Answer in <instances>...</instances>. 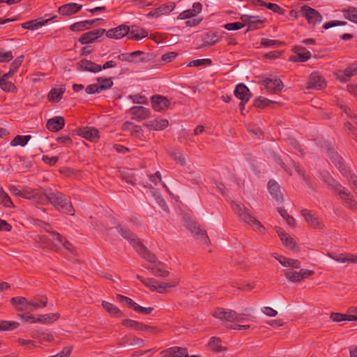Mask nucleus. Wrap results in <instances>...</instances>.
<instances>
[{
  "mask_svg": "<svg viewBox=\"0 0 357 357\" xmlns=\"http://www.w3.org/2000/svg\"><path fill=\"white\" fill-rule=\"evenodd\" d=\"M321 180L326 183L333 192L338 195L342 203L349 209H356L357 203L350 191L335 181L327 171L320 172Z\"/></svg>",
  "mask_w": 357,
  "mask_h": 357,
  "instance_id": "obj_1",
  "label": "nucleus"
},
{
  "mask_svg": "<svg viewBox=\"0 0 357 357\" xmlns=\"http://www.w3.org/2000/svg\"><path fill=\"white\" fill-rule=\"evenodd\" d=\"M118 233L126 240H127L133 248L145 259L150 263L157 266V260L155 256L150 252L146 248L142 243L137 236L130 229L123 225H119L116 227Z\"/></svg>",
  "mask_w": 357,
  "mask_h": 357,
  "instance_id": "obj_2",
  "label": "nucleus"
},
{
  "mask_svg": "<svg viewBox=\"0 0 357 357\" xmlns=\"http://www.w3.org/2000/svg\"><path fill=\"white\" fill-rule=\"evenodd\" d=\"M49 202L56 210L70 215H75V210L70 199L59 191H50L48 192Z\"/></svg>",
  "mask_w": 357,
  "mask_h": 357,
  "instance_id": "obj_3",
  "label": "nucleus"
},
{
  "mask_svg": "<svg viewBox=\"0 0 357 357\" xmlns=\"http://www.w3.org/2000/svg\"><path fill=\"white\" fill-rule=\"evenodd\" d=\"M231 206L232 210L238 215L241 220L251 225L252 228L258 231H264L265 227L255 217L250 215L248 209L243 205L238 204L234 201L231 202Z\"/></svg>",
  "mask_w": 357,
  "mask_h": 357,
  "instance_id": "obj_4",
  "label": "nucleus"
},
{
  "mask_svg": "<svg viewBox=\"0 0 357 357\" xmlns=\"http://www.w3.org/2000/svg\"><path fill=\"white\" fill-rule=\"evenodd\" d=\"M314 274L310 269H283V275L291 282H299Z\"/></svg>",
  "mask_w": 357,
  "mask_h": 357,
  "instance_id": "obj_5",
  "label": "nucleus"
},
{
  "mask_svg": "<svg viewBox=\"0 0 357 357\" xmlns=\"http://www.w3.org/2000/svg\"><path fill=\"white\" fill-rule=\"evenodd\" d=\"M145 285L153 289L156 290L159 293H163L166 288L174 287L179 284V279L177 277L172 278L169 282H163L158 285H155V281L151 278L144 279L140 275L137 276Z\"/></svg>",
  "mask_w": 357,
  "mask_h": 357,
  "instance_id": "obj_6",
  "label": "nucleus"
},
{
  "mask_svg": "<svg viewBox=\"0 0 357 357\" xmlns=\"http://www.w3.org/2000/svg\"><path fill=\"white\" fill-rule=\"evenodd\" d=\"M185 226L188 229L203 243L207 245L210 243V240L206 230L202 229L199 224L193 221H188Z\"/></svg>",
  "mask_w": 357,
  "mask_h": 357,
  "instance_id": "obj_7",
  "label": "nucleus"
},
{
  "mask_svg": "<svg viewBox=\"0 0 357 357\" xmlns=\"http://www.w3.org/2000/svg\"><path fill=\"white\" fill-rule=\"evenodd\" d=\"M357 75V62L349 65L344 70L334 73L335 79L342 83L347 82L351 77Z\"/></svg>",
  "mask_w": 357,
  "mask_h": 357,
  "instance_id": "obj_8",
  "label": "nucleus"
},
{
  "mask_svg": "<svg viewBox=\"0 0 357 357\" xmlns=\"http://www.w3.org/2000/svg\"><path fill=\"white\" fill-rule=\"evenodd\" d=\"M337 169L342 175L349 181L351 190L357 194V176L352 172L350 167L346 165L344 162L340 165Z\"/></svg>",
  "mask_w": 357,
  "mask_h": 357,
  "instance_id": "obj_9",
  "label": "nucleus"
},
{
  "mask_svg": "<svg viewBox=\"0 0 357 357\" xmlns=\"http://www.w3.org/2000/svg\"><path fill=\"white\" fill-rule=\"evenodd\" d=\"M301 12L302 15L307 19L309 24L315 25L320 24L322 20L321 15L317 10L310 6H302Z\"/></svg>",
  "mask_w": 357,
  "mask_h": 357,
  "instance_id": "obj_10",
  "label": "nucleus"
},
{
  "mask_svg": "<svg viewBox=\"0 0 357 357\" xmlns=\"http://www.w3.org/2000/svg\"><path fill=\"white\" fill-rule=\"evenodd\" d=\"M240 19L243 22L244 25L247 24L248 26V28L246 30L245 33L248 32L250 30L259 29L260 27V25H261L265 21L264 19H262L259 16L249 15H242Z\"/></svg>",
  "mask_w": 357,
  "mask_h": 357,
  "instance_id": "obj_11",
  "label": "nucleus"
},
{
  "mask_svg": "<svg viewBox=\"0 0 357 357\" xmlns=\"http://www.w3.org/2000/svg\"><path fill=\"white\" fill-rule=\"evenodd\" d=\"M261 84L271 93L282 91L284 86L282 82L276 77L266 78L262 80Z\"/></svg>",
  "mask_w": 357,
  "mask_h": 357,
  "instance_id": "obj_12",
  "label": "nucleus"
},
{
  "mask_svg": "<svg viewBox=\"0 0 357 357\" xmlns=\"http://www.w3.org/2000/svg\"><path fill=\"white\" fill-rule=\"evenodd\" d=\"M77 70L79 71H89L96 73L102 70L100 65L96 64L91 61L83 59L76 64Z\"/></svg>",
  "mask_w": 357,
  "mask_h": 357,
  "instance_id": "obj_13",
  "label": "nucleus"
},
{
  "mask_svg": "<svg viewBox=\"0 0 357 357\" xmlns=\"http://www.w3.org/2000/svg\"><path fill=\"white\" fill-rule=\"evenodd\" d=\"M105 32V29H99L84 33L79 37V42L82 45L91 43L103 36Z\"/></svg>",
  "mask_w": 357,
  "mask_h": 357,
  "instance_id": "obj_14",
  "label": "nucleus"
},
{
  "mask_svg": "<svg viewBox=\"0 0 357 357\" xmlns=\"http://www.w3.org/2000/svg\"><path fill=\"white\" fill-rule=\"evenodd\" d=\"M275 230L284 246L294 250L298 248L297 243L294 238L287 233L284 231L280 227H275Z\"/></svg>",
  "mask_w": 357,
  "mask_h": 357,
  "instance_id": "obj_15",
  "label": "nucleus"
},
{
  "mask_svg": "<svg viewBox=\"0 0 357 357\" xmlns=\"http://www.w3.org/2000/svg\"><path fill=\"white\" fill-rule=\"evenodd\" d=\"M153 108L157 112H162L167 109L170 105L169 100L162 96H153L151 97Z\"/></svg>",
  "mask_w": 357,
  "mask_h": 357,
  "instance_id": "obj_16",
  "label": "nucleus"
},
{
  "mask_svg": "<svg viewBox=\"0 0 357 357\" xmlns=\"http://www.w3.org/2000/svg\"><path fill=\"white\" fill-rule=\"evenodd\" d=\"M130 27L126 24H121L116 28L111 29L106 32V36L109 38L120 39L128 35Z\"/></svg>",
  "mask_w": 357,
  "mask_h": 357,
  "instance_id": "obj_17",
  "label": "nucleus"
},
{
  "mask_svg": "<svg viewBox=\"0 0 357 357\" xmlns=\"http://www.w3.org/2000/svg\"><path fill=\"white\" fill-rule=\"evenodd\" d=\"M202 5L199 2L192 4V8L181 12L177 17L178 20H188L197 16L202 12Z\"/></svg>",
  "mask_w": 357,
  "mask_h": 357,
  "instance_id": "obj_18",
  "label": "nucleus"
},
{
  "mask_svg": "<svg viewBox=\"0 0 357 357\" xmlns=\"http://www.w3.org/2000/svg\"><path fill=\"white\" fill-rule=\"evenodd\" d=\"M294 52L296 54L295 56H292L291 59L294 61L305 62L311 57L310 51L301 45L294 46L293 48Z\"/></svg>",
  "mask_w": 357,
  "mask_h": 357,
  "instance_id": "obj_19",
  "label": "nucleus"
},
{
  "mask_svg": "<svg viewBox=\"0 0 357 357\" xmlns=\"http://www.w3.org/2000/svg\"><path fill=\"white\" fill-rule=\"evenodd\" d=\"M77 133L83 138L93 142H96L99 138V132L96 128H94L84 127L79 128Z\"/></svg>",
  "mask_w": 357,
  "mask_h": 357,
  "instance_id": "obj_20",
  "label": "nucleus"
},
{
  "mask_svg": "<svg viewBox=\"0 0 357 357\" xmlns=\"http://www.w3.org/2000/svg\"><path fill=\"white\" fill-rule=\"evenodd\" d=\"M213 316L220 320L233 322L236 318V312L233 310L225 311L222 308H217L213 313Z\"/></svg>",
  "mask_w": 357,
  "mask_h": 357,
  "instance_id": "obj_21",
  "label": "nucleus"
},
{
  "mask_svg": "<svg viewBox=\"0 0 357 357\" xmlns=\"http://www.w3.org/2000/svg\"><path fill=\"white\" fill-rule=\"evenodd\" d=\"M329 256L335 261L340 263L357 264V255L351 253H331Z\"/></svg>",
  "mask_w": 357,
  "mask_h": 357,
  "instance_id": "obj_22",
  "label": "nucleus"
},
{
  "mask_svg": "<svg viewBox=\"0 0 357 357\" xmlns=\"http://www.w3.org/2000/svg\"><path fill=\"white\" fill-rule=\"evenodd\" d=\"M169 125V121L164 119H155L144 123L149 130H162Z\"/></svg>",
  "mask_w": 357,
  "mask_h": 357,
  "instance_id": "obj_23",
  "label": "nucleus"
},
{
  "mask_svg": "<svg viewBox=\"0 0 357 357\" xmlns=\"http://www.w3.org/2000/svg\"><path fill=\"white\" fill-rule=\"evenodd\" d=\"M130 113L132 119L142 121L147 119L150 115L149 109L143 106H134L130 108Z\"/></svg>",
  "mask_w": 357,
  "mask_h": 357,
  "instance_id": "obj_24",
  "label": "nucleus"
},
{
  "mask_svg": "<svg viewBox=\"0 0 357 357\" xmlns=\"http://www.w3.org/2000/svg\"><path fill=\"white\" fill-rule=\"evenodd\" d=\"M82 8V5L76 3H69L59 8V13L65 16L71 15L78 13Z\"/></svg>",
  "mask_w": 357,
  "mask_h": 357,
  "instance_id": "obj_25",
  "label": "nucleus"
},
{
  "mask_svg": "<svg viewBox=\"0 0 357 357\" xmlns=\"http://www.w3.org/2000/svg\"><path fill=\"white\" fill-rule=\"evenodd\" d=\"M64 118L62 116H56L47 121L46 127L52 132H58L64 127Z\"/></svg>",
  "mask_w": 357,
  "mask_h": 357,
  "instance_id": "obj_26",
  "label": "nucleus"
},
{
  "mask_svg": "<svg viewBox=\"0 0 357 357\" xmlns=\"http://www.w3.org/2000/svg\"><path fill=\"white\" fill-rule=\"evenodd\" d=\"M162 354H165L167 357H188L187 349L181 347L168 348L162 351Z\"/></svg>",
  "mask_w": 357,
  "mask_h": 357,
  "instance_id": "obj_27",
  "label": "nucleus"
},
{
  "mask_svg": "<svg viewBox=\"0 0 357 357\" xmlns=\"http://www.w3.org/2000/svg\"><path fill=\"white\" fill-rule=\"evenodd\" d=\"M325 85L324 78L317 73H312L307 82V88L320 89Z\"/></svg>",
  "mask_w": 357,
  "mask_h": 357,
  "instance_id": "obj_28",
  "label": "nucleus"
},
{
  "mask_svg": "<svg viewBox=\"0 0 357 357\" xmlns=\"http://www.w3.org/2000/svg\"><path fill=\"white\" fill-rule=\"evenodd\" d=\"M10 303L17 311H30V303L24 297H13L10 299Z\"/></svg>",
  "mask_w": 357,
  "mask_h": 357,
  "instance_id": "obj_29",
  "label": "nucleus"
},
{
  "mask_svg": "<svg viewBox=\"0 0 357 357\" xmlns=\"http://www.w3.org/2000/svg\"><path fill=\"white\" fill-rule=\"evenodd\" d=\"M234 93L241 101H248L251 98L249 89L243 84H237Z\"/></svg>",
  "mask_w": 357,
  "mask_h": 357,
  "instance_id": "obj_30",
  "label": "nucleus"
},
{
  "mask_svg": "<svg viewBox=\"0 0 357 357\" xmlns=\"http://www.w3.org/2000/svg\"><path fill=\"white\" fill-rule=\"evenodd\" d=\"M128 35V39L139 40L146 38L148 36V33L144 29L139 26H132L131 29H130Z\"/></svg>",
  "mask_w": 357,
  "mask_h": 357,
  "instance_id": "obj_31",
  "label": "nucleus"
},
{
  "mask_svg": "<svg viewBox=\"0 0 357 357\" xmlns=\"http://www.w3.org/2000/svg\"><path fill=\"white\" fill-rule=\"evenodd\" d=\"M301 213L310 226L314 228L320 226L321 223L319 218L314 213H312V211L307 209H303Z\"/></svg>",
  "mask_w": 357,
  "mask_h": 357,
  "instance_id": "obj_32",
  "label": "nucleus"
},
{
  "mask_svg": "<svg viewBox=\"0 0 357 357\" xmlns=\"http://www.w3.org/2000/svg\"><path fill=\"white\" fill-rule=\"evenodd\" d=\"M30 303V311L36 309L45 307L47 304V298L45 296H36L33 300L29 301Z\"/></svg>",
  "mask_w": 357,
  "mask_h": 357,
  "instance_id": "obj_33",
  "label": "nucleus"
},
{
  "mask_svg": "<svg viewBox=\"0 0 357 357\" xmlns=\"http://www.w3.org/2000/svg\"><path fill=\"white\" fill-rule=\"evenodd\" d=\"M275 258L284 267H287V268L289 267V268H294L300 267V262L298 260L286 258L281 255L275 257Z\"/></svg>",
  "mask_w": 357,
  "mask_h": 357,
  "instance_id": "obj_34",
  "label": "nucleus"
},
{
  "mask_svg": "<svg viewBox=\"0 0 357 357\" xmlns=\"http://www.w3.org/2000/svg\"><path fill=\"white\" fill-rule=\"evenodd\" d=\"M59 317V313L45 314L39 315L38 317H37V321L43 324H50L58 320Z\"/></svg>",
  "mask_w": 357,
  "mask_h": 357,
  "instance_id": "obj_35",
  "label": "nucleus"
},
{
  "mask_svg": "<svg viewBox=\"0 0 357 357\" xmlns=\"http://www.w3.org/2000/svg\"><path fill=\"white\" fill-rule=\"evenodd\" d=\"M330 319L334 322H340L342 321H357V317L349 316V314L339 312H331L330 314Z\"/></svg>",
  "mask_w": 357,
  "mask_h": 357,
  "instance_id": "obj_36",
  "label": "nucleus"
},
{
  "mask_svg": "<svg viewBox=\"0 0 357 357\" xmlns=\"http://www.w3.org/2000/svg\"><path fill=\"white\" fill-rule=\"evenodd\" d=\"M268 188L274 199L279 201L282 199L280 186L275 181H270L268 183Z\"/></svg>",
  "mask_w": 357,
  "mask_h": 357,
  "instance_id": "obj_37",
  "label": "nucleus"
},
{
  "mask_svg": "<svg viewBox=\"0 0 357 357\" xmlns=\"http://www.w3.org/2000/svg\"><path fill=\"white\" fill-rule=\"evenodd\" d=\"M66 91L65 87H61L59 89H52L49 94H48V100L52 102H59L62 98L63 95Z\"/></svg>",
  "mask_w": 357,
  "mask_h": 357,
  "instance_id": "obj_38",
  "label": "nucleus"
},
{
  "mask_svg": "<svg viewBox=\"0 0 357 357\" xmlns=\"http://www.w3.org/2000/svg\"><path fill=\"white\" fill-rule=\"evenodd\" d=\"M221 36L218 32L210 31L205 34L204 37V43L209 46L213 45L220 41Z\"/></svg>",
  "mask_w": 357,
  "mask_h": 357,
  "instance_id": "obj_39",
  "label": "nucleus"
},
{
  "mask_svg": "<svg viewBox=\"0 0 357 357\" xmlns=\"http://www.w3.org/2000/svg\"><path fill=\"white\" fill-rule=\"evenodd\" d=\"M49 20H40V19L34 20H31V21H29V22L23 23L22 24V26L24 29L34 30V29H38L39 27L43 26Z\"/></svg>",
  "mask_w": 357,
  "mask_h": 357,
  "instance_id": "obj_40",
  "label": "nucleus"
},
{
  "mask_svg": "<svg viewBox=\"0 0 357 357\" xmlns=\"http://www.w3.org/2000/svg\"><path fill=\"white\" fill-rule=\"evenodd\" d=\"M122 325L136 331H145L146 324L132 319H126L122 321Z\"/></svg>",
  "mask_w": 357,
  "mask_h": 357,
  "instance_id": "obj_41",
  "label": "nucleus"
},
{
  "mask_svg": "<svg viewBox=\"0 0 357 357\" xmlns=\"http://www.w3.org/2000/svg\"><path fill=\"white\" fill-rule=\"evenodd\" d=\"M344 17L354 22L357 24V8L354 7H349L347 9L342 10Z\"/></svg>",
  "mask_w": 357,
  "mask_h": 357,
  "instance_id": "obj_42",
  "label": "nucleus"
},
{
  "mask_svg": "<svg viewBox=\"0 0 357 357\" xmlns=\"http://www.w3.org/2000/svg\"><path fill=\"white\" fill-rule=\"evenodd\" d=\"M31 138V135H17L10 142L12 146H24Z\"/></svg>",
  "mask_w": 357,
  "mask_h": 357,
  "instance_id": "obj_43",
  "label": "nucleus"
},
{
  "mask_svg": "<svg viewBox=\"0 0 357 357\" xmlns=\"http://www.w3.org/2000/svg\"><path fill=\"white\" fill-rule=\"evenodd\" d=\"M328 155L337 167L344 162L342 158L333 149L328 150Z\"/></svg>",
  "mask_w": 357,
  "mask_h": 357,
  "instance_id": "obj_44",
  "label": "nucleus"
},
{
  "mask_svg": "<svg viewBox=\"0 0 357 357\" xmlns=\"http://www.w3.org/2000/svg\"><path fill=\"white\" fill-rule=\"evenodd\" d=\"M290 165L294 167L297 174L303 179V181L307 184H310V179L308 176L305 175V171L300 167V165L295 162H291Z\"/></svg>",
  "mask_w": 357,
  "mask_h": 357,
  "instance_id": "obj_45",
  "label": "nucleus"
},
{
  "mask_svg": "<svg viewBox=\"0 0 357 357\" xmlns=\"http://www.w3.org/2000/svg\"><path fill=\"white\" fill-rule=\"evenodd\" d=\"M97 82L99 83V86H102L101 91L110 89L114 84L111 77L105 78L100 77L97 78Z\"/></svg>",
  "mask_w": 357,
  "mask_h": 357,
  "instance_id": "obj_46",
  "label": "nucleus"
},
{
  "mask_svg": "<svg viewBox=\"0 0 357 357\" xmlns=\"http://www.w3.org/2000/svg\"><path fill=\"white\" fill-rule=\"evenodd\" d=\"M50 191H47L45 193H39L37 190L35 194L34 200L37 204L45 205L47 204L49 202L48 192Z\"/></svg>",
  "mask_w": 357,
  "mask_h": 357,
  "instance_id": "obj_47",
  "label": "nucleus"
},
{
  "mask_svg": "<svg viewBox=\"0 0 357 357\" xmlns=\"http://www.w3.org/2000/svg\"><path fill=\"white\" fill-rule=\"evenodd\" d=\"M17 342L21 346H23L26 349H32L39 347L38 342L31 340H24L22 338L17 339Z\"/></svg>",
  "mask_w": 357,
  "mask_h": 357,
  "instance_id": "obj_48",
  "label": "nucleus"
},
{
  "mask_svg": "<svg viewBox=\"0 0 357 357\" xmlns=\"http://www.w3.org/2000/svg\"><path fill=\"white\" fill-rule=\"evenodd\" d=\"M0 88L6 92L16 91V87L13 83L8 82V79L2 78H0Z\"/></svg>",
  "mask_w": 357,
  "mask_h": 357,
  "instance_id": "obj_49",
  "label": "nucleus"
},
{
  "mask_svg": "<svg viewBox=\"0 0 357 357\" xmlns=\"http://www.w3.org/2000/svg\"><path fill=\"white\" fill-rule=\"evenodd\" d=\"M0 203L6 207H13V204L10 197L6 194L3 188H0Z\"/></svg>",
  "mask_w": 357,
  "mask_h": 357,
  "instance_id": "obj_50",
  "label": "nucleus"
},
{
  "mask_svg": "<svg viewBox=\"0 0 357 357\" xmlns=\"http://www.w3.org/2000/svg\"><path fill=\"white\" fill-rule=\"evenodd\" d=\"M48 231L52 234L54 240L57 242V243H56L53 245V248L52 249L54 248L55 250H59L60 247H61V245H62V243H63V241L66 239L60 234H59L58 232H56L55 231H49L48 230Z\"/></svg>",
  "mask_w": 357,
  "mask_h": 357,
  "instance_id": "obj_51",
  "label": "nucleus"
},
{
  "mask_svg": "<svg viewBox=\"0 0 357 357\" xmlns=\"http://www.w3.org/2000/svg\"><path fill=\"white\" fill-rule=\"evenodd\" d=\"M19 323L16 321H0V331L13 330L18 327Z\"/></svg>",
  "mask_w": 357,
  "mask_h": 357,
  "instance_id": "obj_52",
  "label": "nucleus"
},
{
  "mask_svg": "<svg viewBox=\"0 0 357 357\" xmlns=\"http://www.w3.org/2000/svg\"><path fill=\"white\" fill-rule=\"evenodd\" d=\"M212 61L210 59H200L191 61L188 66L189 67H199L201 66H211Z\"/></svg>",
  "mask_w": 357,
  "mask_h": 357,
  "instance_id": "obj_53",
  "label": "nucleus"
},
{
  "mask_svg": "<svg viewBox=\"0 0 357 357\" xmlns=\"http://www.w3.org/2000/svg\"><path fill=\"white\" fill-rule=\"evenodd\" d=\"M221 340L220 338L213 337L211 338L208 345L210 348L214 351H221L222 350V347L221 346Z\"/></svg>",
  "mask_w": 357,
  "mask_h": 357,
  "instance_id": "obj_54",
  "label": "nucleus"
},
{
  "mask_svg": "<svg viewBox=\"0 0 357 357\" xmlns=\"http://www.w3.org/2000/svg\"><path fill=\"white\" fill-rule=\"evenodd\" d=\"M175 8L174 3L171 4H163L161 6L157 8L158 13L159 14V17L162 15H167L172 12Z\"/></svg>",
  "mask_w": 357,
  "mask_h": 357,
  "instance_id": "obj_55",
  "label": "nucleus"
},
{
  "mask_svg": "<svg viewBox=\"0 0 357 357\" xmlns=\"http://www.w3.org/2000/svg\"><path fill=\"white\" fill-rule=\"evenodd\" d=\"M102 305L103 308L110 314L114 315L120 313V310L109 302L103 301Z\"/></svg>",
  "mask_w": 357,
  "mask_h": 357,
  "instance_id": "obj_56",
  "label": "nucleus"
},
{
  "mask_svg": "<svg viewBox=\"0 0 357 357\" xmlns=\"http://www.w3.org/2000/svg\"><path fill=\"white\" fill-rule=\"evenodd\" d=\"M274 102H273L266 98L260 96L255 100L254 105L256 107H264L269 106L271 104H273Z\"/></svg>",
  "mask_w": 357,
  "mask_h": 357,
  "instance_id": "obj_57",
  "label": "nucleus"
},
{
  "mask_svg": "<svg viewBox=\"0 0 357 357\" xmlns=\"http://www.w3.org/2000/svg\"><path fill=\"white\" fill-rule=\"evenodd\" d=\"M33 337L38 338L39 340L38 344L41 343L43 341L52 342L54 340L53 335L47 333H40L35 334L33 335Z\"/></svg>",
  "mask_w": 357,
  "mask_h": 357,
  "instance_id": "obj_58",
  "label": "nucleus"
},
{
  "mask_svg": "<svg viewBox=\"0 0 357 357\" xmlns=\"http://www.w3.org/2000/svg\"><path fill=\"white\" fill-rule=\"evenodd\" d=\"M169 155L172 158L173 160H174L177 163H178L181 165H185V160L183 155L176 151H172L169 152Z\"/></svg>",
  "mask_w": 357,
  "mask_h": 357,
  "instance_id": "obj_59",
  "label": "nucleus"
},
{
  "mask_svg": "<svg viewBox=\"0 0 357 357\" xmlns=\"http://www.w3.org/2000/svg\"><path fill=\"white\" fill-rule=\"evenodd\" d=\"M223 27L228 31L239 30L244 27L243 22H231L225 24Z\"/></svg>",
  "mask_w": 357,
  "mask_h": 357,
  "instance_id": "obj_60",
  "label": "nucleus"
},
{
  "mask_svg": "<svg viewBox=\"0 0 357 357\" xmlns=\"http://www.w3.org/2000/svg\"><path fill=\"white\" fill-rule=\"evenodd\" d=\"M264 7L278 14H284V10L279 5L273 3H265Z\"/></svg>",
  "mask_w": 357,
  "mask_h": 357,
  "instance_id": "obj_61",
  "label": "nucleus"
},
{
  "mask_svg": "<svg viewBox=\"0 0 357 357\" xmlns=\"http://www.w3.org/2000/svg\"><path fill=\"white\" fill-rule=\"evenodd\" d=\"M282 44V42L278 40H271L268 38H262L261 40V45L264 47H274L278 46Z\"/></svg>",
  "mask_w": 357,
  "mask_h": 357,
  "instance_id": "obj_62",
  "label": "nucleus"
},
{
  "mask_svg": "<svg viewBox=\"0 0 357 357\" xmlns=\"http://www.w3.org/2000/svg\"><path fill=\"white\" fill-rule=\"evenodd\" d=\"M131 128L132 129L133 132L137 134H142L143 132L140 126H135L132 123L127 121L123 124V130H126Z\"/></svg>",
  "mask_w": 357,
  "mask_h": 357,
  "instance_id": "obj_63",
  "label": "nucleus"
},
{
  "mask_svg": "<svg viewBox=\"0 0 357 357\" xmlns=\"http://www.w3.org/2000/svg\"><path fill=\"white\" fill-rule=\"evenodd\" d=\"M101 87L98 84H90L86 86L85 91L88 94H94L101 92Z\"/></svg>",
  "mask_w": 357,
  "mask_h": 357,
  "instance_id": "obj_64",
  "label": "nucleus"
}]
</instances>
